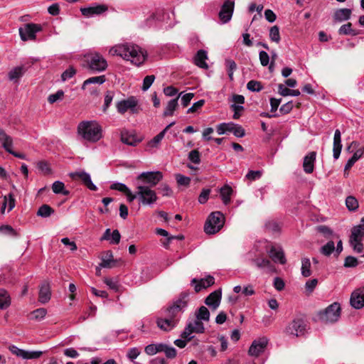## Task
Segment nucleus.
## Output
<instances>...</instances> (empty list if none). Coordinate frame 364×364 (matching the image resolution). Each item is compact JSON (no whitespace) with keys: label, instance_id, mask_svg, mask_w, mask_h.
<instances>
[{"label":"nucleus","instance_id":"obj_1","mask_svg":"<svg viewBox=\"0 0 364 364\" xmlns=\"http://www.w3.org/2000/svg\"><path fill=\"white\" fill-rule=\"evenodd\" d=\"M109 53L113 56H120L136 66L142 65L147 56L146 52L139 46L132 43L118 44L112 46L109 50Z\"/></svg>","mask_w":364,"mask_h":364},{"label":"nucleus","instance_id":"obj_2","mask_svg":"<svg viewBox=\"0 0 364 364\" xmlns=\"http://www.w3.org/2000/svg\"><path fill=\"white\" fill-rule=\"evenodd\" d=\"M78 134L85 141L95 143L102 137L101 126L96 121H85L78 124Z\"/></svg>","mask_w":364,"mask_h":364},{"label":"nucleus","instance_id":"obj_3","mask_svg":"<svg viewBox=\"0 0 364 364\" xmlns=\"http://www.w3.org/2000/svg\"><path fill=\"white\" fill-rule=\"evenodd\" d=\"M85 66L92 73H102L107 70L108 63L99 52L92 50L84 55Z\"/></svg>","mask_w":364,"mask_h":364},{"label":"nucleus","instance_id":"obj_4","mask_svg":"<svg viewBox=\"0 0 364 364\" xmlns=\"http://www.w3.org/2000/svg\"><path fill=\"white\" fill-rule=\"evenodd\" d=\"M188 296L189 294L188 292H182L178 298L170 306L166 309L164 315H166L178 323L182 313L187 307Z\"/></svg>","mask_w":364,"mask_h":364},{"label":"nucleus","instance_id":"obj_5","mask_svg":"<svg viewBox=\"0 0 364 364\" xmlns=\"http://www.w3.org/2000/svg\"><path fill=\"white\" fill-rule=\"evenodd\" d=\"M224 216L219 212L212 213L208 218L205 225L204 231L208 235L218 232L223 226Z\"/></svg>","mask_w":364,"mask_h":364},{"label":"nucleus","instance_id":"obj_6","mask_svg":"<svg viewBox=\"0 0 364 364\" xmlns=\"http://www.w3.org/2000/svg\"><path fill=\"white\" fill-rule=\"evenodd\" d=\"M341 315V306L337 302L333 303L324 310L318 313V319L325 323H334L337 321Z\"/></svg>","mask_w":364,"mask_h":364},{"label":"nucleus","instance_id":"obj_7","mask_svg":"<svg viewBox=\"0 0 364 364\" xmlns=\"http://www.w3.org/2000/svg\"><path fill=\"white\" fill-rule=\"evenodd\" d=\"M136 189L138 199L142 205L151 206L156 202L158 199L156 193L150 186L138 185Z\"/></svg>","mask_w":364,"mask_h":364},{"label":"nucleus","instance_id":"obj_8","mask_svg":"<svg viewBox=\"0 0 364 364\" xmlns=\"http://www.w3.org/2000/svg\"><path fill=\"white\" fill-rule=\"evenodd\" d=\"M306 331V324L301 317L294 318L285 328L284 332L287 335L299 337L304 336Z\"/></svg>","mask_w":364,"mask_h":364},{"label":"nucleus","instance_id":"obj_9","mask_svg":"<svg viewBox=\"0 0 364 364\" xmlns=\"http://www.w3.org/2000/svg\"><path fill=\"white\" fill-rule=\"evenodd\" d=\"M116 107L117 112L121 114H124L127 111H130L132 114H138L140 111L138 101L134 97H129L126 100L119 101Z\"/></svg>","mask_w":364,"mask_h":364},{"label":"nucleus","instance_id":"obj_10","mask_svg":"<svg viewBox=\"0 0 364 364\" xmlns=\"http://www.w3.org/2000/svg\"><path fill=\"white\" fill-rule=\"evenodd\" d=\"M162 178L163 174L161 171L143 172L137 177V179L142 183L141 185L149 186L151 188L156 186Z\"/></svg>","mask_w":364,"mask_h":364},{"label":"nucleus","instance_id":"obj_11","mask_svg":"<svg viewBox=\"0 0 364 364\" xmlns=\"http://www.w3.org/2000/svg\"><path fill=\"white\" fill-rule=\"evenodd\" d=\"M41 30L42 27L41 25L31 23H26L23 27L20 28L18 32L21 39L23 41H26L28 40H35L36 38V33Z\"/></svg>","mask_w":364,"mask_h":364},{"label":"nucleus","instance_id":"obj_12","mask_svg":"<svg viewBox=\"0 0 364 364\" xmlns=\"http://www.w3.org/2000/svg\"><path fill=\"white\" fill-rule=\"evenodd\" d=\"M205 331V327L201 321L198 318H196L193 321H190L184 331L181 333V336L182 338L187 339L188 341H191L193 338L191 334L193 333H202Z\"/></svg>","mask_w":364,"mask_h":364},{"label":"nucleus","instance_id":"obj_13","mask_svg":"<svg viewBox=\"0 0 364 364\" xmlns=\"http://www.w3.org/2000/svg\"><path fill=\"white\" fill-rule=\"evenodd\" d=\"M267 253L274 262L281 264H286L287 259L284 252L281 246L271 245L269 249L267 250Z\"/></svg>","mask_w":364,"mask_h":364},{"label":"nucleus","instance_id":"obj_14","mask_svg":"<svg viewBox=\"0 0 364 364\" xmlns=\"http://www.w3.org/2000/svg\"><path fill=\"white\" fill-rule=\"evenodd\" d=\"M267 343L268 339L266 337L255 340L249 348V354L252 356H259L264 351Z\"/></svg>","mask_w":364,"mask_h":364},{"label":"nucleus","instance_id":"obj_15","mask_svg":"<svg viewBox=\"0 0 364 364\" xmlns=\"http://www.w3.org/2000/svg\"><path fill=\"white\" fill-rule=\"evenodd\" d=\"M234 11V2L230 0H227L224 2L221 6L219 12V18L223 23L229 22L232 18Z\"/></svg>","mask_w":364,"mask_h":364},{"label":"nucleus","instance_id":"obj_16","mask_svg":"<svg viewBox=\"0 0 364 364\" xmlns=\"http://www.w3.org/2000/svg\"><path fill=\"white\" fill-rule=\"evenodd\" d=\"M70 176L73 179H80L82 183L91 191H96L97 189V186L92 183L90 175L84 171L70 173Z\"/></svg>","mask_w":364,"mask_h":364},{"label":"nucleus","instance_id":"obj_17","mask_svg":"<svg viewBox=\"0 0 364 364\" xmlns=\"http://www.w3.org/2000/svg\"><path fill=\"white\" fill-rule=\"evenodd\" d=\"M350 302L351 306L356 309L364 306V287L357 289L352 292Z\"/></svg>","mask_w":364,"mask_h":364},{"label":"nucleus","instance_id":"obj_18","mask_svg":"<svg viewBox=\"0 0 364 364\" xmlns=\"http://www.w3.org/2000/svg\"><path fill=\"white\" fill-rule=\"evenodd\" d=\"M221 296V290L214 291L207 296L205 303L207 306L215 310L220 305Z\"/></svg>","mask_w":364,"mask_h":364},{"label":"nucleus","instance_id":"obj_19","mask_svg":"<svg viewBox=\"0 0 364 364\" xmlns=\"http://www.w3.org/2000/svg\"><path fill=\"white\" fill-rule=\"evenodd\" d=\"M107 8L105 5H97L95 6L81 8L80 11L82 14L90 18L95 15H100L107 11Z\"/></svg>","mask_w":364,"mask_h":364},{"label":"nucleus","instance_id":"obj_20","mask_svg":"<svg viewBox=\"0 0 364 364\" xmlns=\"http://www.w3.org/2000/svg\"><path fill=\"white\" fill-rule=\"evenodd\" d=\"M316 152L311 151L304 158L303 168L306 173H311L314 169V163L316 161Z\"/></svg>","mask_w":364,"mask_h":364},{"label":"nucleus","instance_id":"obj_21","mask_svg":"<svg viewBox=\"0 0 364 364\" xmlns=\"http://www.w3.org/2000/svg\"><path fill=\"white\" fill-rule=\"evenodd\" d=\"M214 283L215 278L210 275L204 279H201L200 281H198L195 278L191 280L192 284H196L194 289L196 292H199L201 289L212 286Z\"/></svg>","mask_w":364,"mask_h":364},{"label":"nucleus","instance_id":"obj_22","mask_svg":"<svg viewBox=\"0 0 364 364\" xmlns=\"http://www.w3.org/2000/svg\"><path fill=\"white\" fill-rule=\"evenodd\" d=\"M156 323L158 327L164 331H169L177 325V323L174 321V320L168 317L166 315H164V318H159L156 321Z\"/></svg>","mask_w":364,"mask_h":364},{"label":"nucleus","instance_id":"obj_23","mask_svg":"<svg viewBox=\"0 0 364 364\" xmlns=\"http://www.w3.org/2000/svg\"><path fill=\"white\" fill-rule=\"evenodd\" d=\"M341 133L339 129H336L333 136V156L335 159H338L342 150Z\"/></svg>","mask_w":364,"mask_h":364},{"label":"nucleus","instance_id":"obj_24","mask_svg":"<svg viewBox=\"0 0 364 364\" xmlns=\"http://www.w3.org/2000/svg\"><path fill=\"white\" fill-rule=\"evenodd\" d=\"M50 299V284L44 282L40 287L38 300L41 303L45 304Z\"/></svg>","mask_w":364,"mask_h":364},{"label":"nucleus","instance_id":"obj_25","mask_svg":"<svg viewBox=\"0 0 364 364\" xmlns=\"http://www.w3.org/2000/svg\"><path fill=\"white\" fill-rule=\"evenodd\" d=\"M26 72V69L23 66H17L12 68L8 73V77L10 81L14 82H18L20 78H21Z\"/></svg>","mask_w":364,"mask_h":364},{"label":"nucleus","instance_id":"obj_26","mask_svg":"<svg viewBox=\"0 0 364 364\" xmlns=\"http://www.w3.org/2000/svg\"><path fill=\"white\" fill-rule=\"evenodd\" d=\"M252 262L259 269H265L268 272H272L275 268L272 263L267 259L259 257L252 259Z\"/></svg>","mask_w":364,"mask_h":364},{"label":"nucleus","instance_id":"obj_27","mask_svg":"<svg viewBox=\"0 0 364 364\" xmlns=\"http://www.w3.org/2000/svg\"><path fill=\"white\" fill-rule=\"evenodd\" d=\"M207 59V52L204 50H199L194 57V63L199 68L207 69L208 68V65L205 62Z\"/></svg>","mask_w":364,"mask_h":364},{"label":"nucleus","instance_id":"obj_28","mask_svg":"<svg viewBox=\"0 0 364 364\" xmlns=\"http://www.w3.org/2000/svg\"><path fill=\"white\" fill-rule=\"evenodd\" d=\"M0 143L7 152H11L13 146V139L2 129H0Z\"/></svg>","mask_w":364,"mask_h":364},{"label":"nucleus","instance_id":"obj_29","mask_svg":"<svg viewBox=\"0 0 364 364\" xmlns=\"http://www.w3.org/2000/svg\"><path fill=\"white\" fill-rule=\"evenodd\" d=\"M364 237V225H359L352 228L350 242L362 240Z\"/></svg>","mask_w":364,"mask_h":364},{"label":"nucleus","instance_id":"obj_30","mask_svg":"<svg viewBox=\"0 0 364 364\" xmlns=\"http://www.w3.org/2000/svg\"><path fill=\"white\" fill-rule=\"evenodd\" d=\"M121 141L125 144L135 146L139 143L135 136L130 134L127 130L123 129L121 132Z\"/></svg>","mask_w":364,"mask_h":364},{"label":"nucleus","instance_id":"obj_31","mask_svg":"<svg viewBox=\"0 0 364 364\" xmlns=\"http://www.w3.org/2000/svg\"><path fill=\"white\" fill-rule=\"evenodd\" d=\"M351 10L349 9H338L333 16L334 20L337 22H342L350 18Z\"/></svg>","mask_w":364,"mask_h":364},{"label":"nucleus","instance_id":"obj_32","mask_svg":"<svg viewBox=\"0 0 364 364\" xmlns=\"http://www.w3.org/2000/svg\"><path fill=\"white\" fill-rule=\"evenodd\" d=\"M175 124L174 122L168 124L164 129H163L159 134L155 136L150 141L149 146L151 147L157 146V145L161 141L164 139L167 131Z\"/></svg>","mask_w":364,"mask_h":364},{"label":"nucleus","instance_id":"obj_33","mask_svg":"<svg viewBox=\"0 0 364 364\" xmlns=\"http://www.w3.org/2000/svg\"><path fill=\"white\" fill-rule=\"evenodd\" d=\"M6 206H8L9 212L15 207V198L14 194L11 193L5 196L4 198V203L1 208V213H4Z\"/></svg>","mask_w":364,"mask_h":364},{"label":"nucleus","instance_id":"obj_34","mask_svg":"<svg viewBox=\"0 0 364 364\" xmlns=\"http://www.w3.org/2000/svg\"><path fill=\"white\" fill-rule=\"evenodd\" d=\"M11 305L9 294L4 289H0V309H6Z\"/></svg>","mask_w":364,"mask_h":364},{"label":"nucleus","instance_id":"obj_35","mask_svg":"<svg viewBox=\"0 0 364 364\" xmlns=\"http://www.w3.org/2000/svg\"><path fill=\"white\" fill-rule=\"evenodd\" d=\"M105 81H106V77L105 75L91 77L84 81L82 86V89L85 90L87 86H88L91 84L102 85Z\"/></svg>","mask_w":364,"mask_h":364},{"label":"nucleus","instance_id":"obj_36","mask_svg":"<svg viewBox=\"0 0 364 364\" xmlns=\"http://www.w3.org/2000/svg\"><path fill=\"white\" fill-rule=\"evenodd\" d=\"M232 193V189L228 185H225L220 188V196L225 205L230 202V196Z\"/></svg>","mask_w":364,"mask_h":364},{"label":"nucleus","instance_id":"obj_37","mask_svg":"<svg viewBox=\"0 0 364 364\" xmlns=\"http://www.w3.org/2000/svg\"><path fill=\"white\" fill-rule=\"evenodd\" d=\"M278 92L279 93L284 97L286 96H299L300 95L301 92L299 90H290L287 87H286L284 85L279 84L278 85Z\"/></svg>","mask_w":364,"mask_h":364},{"label":"nucleus","instance_id":"obj_38","mask_svg":"<svg viewBox=\"0 0 364 364\" xmlns=\"http://www.w3.org/2000/svg\"><path fill=\"white\" fill-rule=\"evenodd\" d=\"M181 94L182 93H180V95L176 98L173 99L168 102L164 112V116L173 115L174 110L176 109L178 106V99Z\"/></svg>","mask_w":364,"mask_h":364},{"label":"nucleus","instance_id":"obj_39","mask_svg":"<svg viewBox=\"0 0 364 364\" xmlns=\"http://www.w3.org/2000/svg\"><path fill=\"white\" fill-rule=\"evenodd\" d=\"M196 318L200 321H208L210 319V312L205 306H200L195 314Z\"/></svg>","mask_w":364,"mask_h":364},{"label":"nucleus","instance_id":"obj_40","mask_svg":"<svg viewBox=\"0 0 364 364\" xmlns=\"http://www.w3.org/2000/svg\"><path fill=\"white\" fill-rule=\"evenodd\" d=\"M301 274L304 277H308L311 275V262L309 258H303L301 259Z\"/></svg>","mask_w":364,"mask_h":364},{"label":"nucleus","instance_id":"obj_41","mask_svg":"<svg viewBox=\"0 0 364 364\" xmlns=\"http://www.w3.org/2000/svg\"><path fill=\"white\" fill-rule=\"evenodd\" d=\"M52 190L55 194L61 193L64 196H68L70 193L68 191L65 189L64 183L60 181H56L53 183Z\"/></svg>","mask_w":364,"mask_h":364},{"label":"nucleus","instance_id":"obj_42","mask_svg":"<svg viewBox=\"0 0 364 364\" xmlns=\"http://www.w3.org/2000/svg\"><path fill=\"white\" fill-rule=\"evenodd\" d=\"M319 232L322 233L326 239L338 238V235L333 233V230L326 225H320L317 227Z\"/></svg>","mask_w":364,"mask_h":364},{"label":"nucleus","instance_id":"obj_43","mask_svg":"<svg viewBox=\"0 0 364 364\" xmlns=\"http://www.w3.org/2000/svg\"><path fill=\"white\" fill-rule=\"evenodd\" d=\"M115 261L112 259V255L108 252L107 256L103 257L100 266L104 268H112L115 266Z\"/></svg>","mask_w":364,"mask_h":364},{"label":"nucleus","instance_id":"obj_44","mask_svg":"<svg viewBox=\"0 0 364 364\" xmlns=\"http://www.w3.org/2000/svg\"><path fill=\"white\" fill-rule=\"evenodd\" d=\"M54 213V210L50 207L48 205H41L37 212V215L47 218L49 217L52 213Z\"/></svg>","mask_w":364,"mask_h":364},{"label":"nucleus","instance_id":"obj_45","mask_svg":"<svg viewBox=\"0 0 364 364\" xmlns=\"http://www.w3.org/2000/svg\"><path fill=\"white\" fill-rule=\"evenodd\" d=\"M346 205L350 211H355L358 208V201L354 196H350L346 199Z\"/></svg>","mask_w":364,"mask_h":364},{"label":"nucleus","instance_id":"obj_46","mask_svg":"<svg viewBox=\"0 0 364 364\" xmlns=\"http://www.w3.org/2000/svg\"><path fill=\"white\" fill-rule=\"evenodd\" d=\"M335 250V244L333 241H328L325 245L321 247V253L325 256H329Z\"/></svg>","mask_w":364,"mask_h":364},{"label":"nucleus","instance_id":"obj_47","mask_svg":"<svg viewBox=\"0 0 364 364\" xmlns=\"http://www.w3.org/2000/svg\"><path fill=\"white\" fill-rule=\"evenodd\" d=\"M352 24L351 23H348L341 26L338 30V33L341 35H352L355 36L356 32L351 28Z\"/></svg>","mask_w":364,"mask_h":364},{"label":"nucleus","instance_id":"obj_48","mask_svg":"<svg viewBox=\"0 0 364 364\" xmlns=\"http://www.w3.org/2000/svg\"><path fill=\"white\" fill-rule=\"evenodd\" d=\"M43 351L41 350H24V354L23 359L32 360L39 358L43 355Z\"/></svg>","mask_w":364,"mask_h":364},{"label":"nucleus","instance_id":"obj_49","mask_svg":"<svg viewBox=\"0 0 364 364\" xmlns=\"http://www.w3.org/2000/svg\"><path fill=\"white\" fill-rule=\"evenodd\" d=\"M269 38L274 42L279 43L280 41L279 29L277 26H274L270 28Z\"/></svg>","mask_w":364,"mask_h":364},{"label":"nucleus","instance_id":"obj_50","mask_svg":"<svg viewBox=\"0 0 364 364\" xmlns=\"http://www.w3.org/2000/svg\"><path fill=\"white\" fill-rule=\"evenodd\" d=\"M247 88L252 92H259L262 89V85L258 81L250 80L247 84Z\"/></svg>","mask_w":364,"mask_h":364},{"label":"nucleus","instance_id":"obj_51","mask_svg":"<svg viewBox=\"0 0 364 364\" xmlns=\"http://www.w3.org/2000/svg\"><path fill=\"white\" fill-rule=\"evenodd\" d=\"M46 314L47 311L46 309L40 308L32 311L31 315L33 318L36 320H41L46 316Z\"/></svg>","mask_w":364,"mask_h":364},{"label":"nucleus","instance_id":"obj_52","mask_svg":"<svg viewBox=\"0 0 364 364\" xmlns=\"http://www.w3.org/2000/svg\"><path fill=\"white\" fill-rule=\"evenodd\" d=\"M64 96V92L61 90H58L55 93L51 94L48 97V101L50 104H53L59 100H61Z\"/></svg>","mask_w":364,"mask_h":364},{"label":"nucleus","instance_id":"obj_53","mask_svg":"<svg viewBox=\"0 0 364 364\" xmlns=\"http://www.w3.org/2000/svg\"><path fill=\"white\" fill-rule=\"evenodd\" d=\"M114 97V92L112 91H107L105 96V102L102 107L103 112H106L109 106L112 102Z\"/></svg>","mask_w":364,"mask_h":364},{"label":"nucleus","instance_id":"obj_54","mask_svg":"<svg viewBox=\"0 0 364 364\" xmlns=\"http://www.w3.org/2000/svg\"><path fill=\"white\" fill-rule=\"evenodd\" d=\"M154 80L155 76L153 75L146 76L143 80L142 90L146 91L151 86Z\"/></svg>","mask_w":364,"mask_h":364},{"label":"nucleus","instance_id":"obj_55","mask_svg":"<svg viewBox=\"0 0 364 364\" xmlns=\"http://www.w3.org/2000/svg\"><path fill=\"white\" fill-rule=\"evenodd\" d=\"M188 159L194 164H199L200 162L199 151L196 149L190 151L188 154Z\"/></svg>","mask_w":364,"mask_h":364},{"label":"nucleus","instance_id":"obj_56","mask_svg":"<svg viewBox=\"0 0 364 364\" xmlns=\"http://www.w3.org/2000/svg\"><path fill=\"white\" fill-rule=\"evenodd\" d=\"M110 188L112 190H117L119 191L123 192L124 193H130L129 188L124 183H115L111 185Z\"/></svg>","mask_w":364,"mask_h":364},{"label":"nucleus","instance_id":"obj_57","mask_svg":"<svg viewBox=\"0 0 364 364\" xmlns=\"http://www.w3.org/2000/svg\"><path fill=\"white\" fill-rule=\"evenodd\" d=\"M75 73H76V71H75V68L73 67H70L68 69H67L62 73V75H61L62 80L66 81V80L70 79L71 77H73L75 75Z\"/></svg>","mask_w":364,"mask_h":364},{"label":"nucleus","instance_id":"obj_58","mask_svg":"<svg viewBox=\"0 0 364 364\" xmlns=\"http://www.w3.org/2000/svg\"><path fill=\"white\" fill-rule=\"evenodd\" d=\"M267 230L272 232V233L279 232L280 228L278 223L275 221H269L265 224Z\"/></svg>","mask_w":364,"mask_h":364},{"label":"nucleus","instance_id":"obj_59","mask_svg":"<svg viewBox=\"0 0 364 364\" xmlns=\"http://www.w3.org/2000/svg\"><path fill=\"white\" fill-rule=\"evenodd\" d=\"M176 179L178 185L187 186L191 182V178L181 174H176Z\"/></svg>","mask_w":364,"mask_h":364},{"label":"nucleus","instance_id":"obj_60","mask_svg":"<svg viewBox=\"0 0 364 364\" xmlns=\"http://www.w3.org/2000/svg\"><path fill=\"white\" fill-rule=\"evenodd\" d=\"M140 353H141L140 349L134 347V348H132L129 349L127 355L129 360L133 361L134 359H136L139 355Z\"/></svg>","mask_w":364,"mask_h":364},{"label":"nucleus","instance_id":"obj_61","mask_svg":"<svg viewBox=\"0 0 364 364\" xmlns=\"http://www.w3.org/2000/svg\"><path fill=\"white\" fill-rule=\"evenodd\" d=\"M37 168L41 171L44 174H50L51 170L46 161H41L37 164Z\"/></svg>","mask_w":364,"mask_h":364},{"label":"nucleus","instance_id":"obj_62","mask_svg":"<svg viewBox=\"0 0 364 364\" xmlns=\"http://www.w3.org/2000/svg\"><path fill=\"white\" fill-rule=\"evenodd\" d=\"M259 58L260 63L262 66H267L269 63V56L268 53L264 50H262L259 53Z\"/></svg>","mask_w":364,"mask_h":364},{"label":"nucleus","instance_id":"obj_63","mask_svg":"<svg viewBox=\"0 0 364 364\" xmlns=\"http://www.w3.org/2000/svg\"><path fill=\"white\" fill-rule=\"evenodd\" d=\"M104 282L111 289L116 291L119 290V285L118 282L111 278H105Z\"/></svg>","mask_w":364,"mask_h":364},{"label":"nucleus","instance_id":"obj_64","mask_svg":"<svg viewBox=\"0 0 364 364\" xmlns=\"http://www.w3.org/2000/svg\"><path fill=\"white\" fill-rule=\"evenodd\" d=\"M164 353L168 358H174L176 356V350L172 346L166 345Z\"/></svg>","mask_w":364,"mask_h":364}]
</instances>
